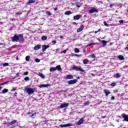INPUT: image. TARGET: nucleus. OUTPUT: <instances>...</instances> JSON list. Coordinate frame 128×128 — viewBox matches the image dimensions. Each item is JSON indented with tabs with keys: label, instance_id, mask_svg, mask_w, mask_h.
I'll list each match as a JSON object with an SVG mask.
<instances>
[{
	"label": "nucleus",
	"instance_id": "obj_1",
	"mask_svg": "<svg viewBox=\"0 0 128 128\" xmlns=\"http://www.w3.org/2000/svg\"><path fill=\"white\" fill-rule=\"evenodd\" d=\"M12 42H20V44H24V34H15L12 38Z\"/></svg>",
	"mask_w": 128,
	"mask_h": 128
},
{
	"label": "nucleus",
	"instance_id": "obj_2",
	"mask_svg": "<svg viewBox=\"0 0 128 128\" xmlns=\"http://www.w3.org/2000/svg\"><path fill=\"white\" fill-rule=\"evenodd\" d=\"M25 90L27 94H34V92H36V89L32 88H25Z\"/></svg>",
	"mask_w": 128,
	"mask_h": 128
},
{
	"label": "nucleus",
	"instance_id": "obj_3",
	"mask_svg": "<svg viewBox=\"0 0 128 128\" xmlns=\"http://www.w3.org/2000/svg\"><path fill=\"white\" fill-rule=\"evenodd\" d=\"M72 70H76V72H84V70H82L80 66L78 67L76 66H73L72 67Z\"/></svg>",
	"mask_w": 128,
	"mask_h": 128
},
{
	"label": "nucleus",
	"instance_id": "obj_4",
	"mask_svg": "<svg viewBox=\"0 0 128 128\" xmlns=\"http://www.w3.org/2000/svg\"><path fill=\"white\" fill-rule=\"evenodd\" d=\"M94 12H98V10L96 8H92L89 10L90 14H94Z\"/></svg>",
	"mask_w": 128,
	"mask_h": 128
},
{
	"label": "nucleus",
	"instance_id": "obj_5",
	"mask_svg": "<svg viewBox=\"0 0 128 128\" xmlns=\"http://www.w3.org/2000/svg\"><path fill=\"white\" fill-rule=\"evenodd\" d=\"M121 116L124 118L125 122H128V115L126 114H122Z\"/></svg>",
	"mask_w": 128,
	"mask_h": 128
},
{
	"label": "nucleus",
	"instance_id": "obj_6",
	"mask_svg": "<svg viewBox=\"0 0 128 128\" xmlns=\"http://www.w3.org/2000/svg\"><path fill=\"white\" fill-rule=\"evenodd\" d=\"M84 117H82L81 118L78 122H77V125L78 126H80V124H84Z\"/></svg>",
	"mask_w": 128,
	"mask_h": 128
},
{
	"label": "nucleus",
	"instance_id": "obj_7",
	"mask_svg": "<svg viewBox=\"0 0 128 128\" xmlns=\"http://www.w3.org/2000/svg\"><path fill=\"white\" fill-rule=\"evenodd\" d=\"M70 106V104L68 103H62L60 104V108H68Z\"/></svg>",
	"mask_w": 128,
	"mask_h": 128
},
{
	"label": "nucleus",
	"instance_id": "obj_8",
	"mask_svg": "<svg viewBox=\"0 0 128 128\" xmlns=\"http://www.w3.org/2000/svg\"><path fill=\"white\" fill-rule=\"evenodd\" d=\"M78 82V80L74 79L72 80H70L68 82V84H74Z\"/></svg>",
	"mask_w": 128,
	"mask_h": 128
},
{
	"label": "nucleus",
	"instance_id": "obj_9",
	"mask_svg": "<svg viewBox=\"0 0 128 128\" xmlns=\"http://www.w3.org/2000/svg\"><path fill=\"white\" fill-rule=\"evenodd\" d=\"M80 18H82V16L80 14H77L76 16H74L73 17L74 20H80Z\"/></svg>",
	"mask_w": 128,
	"mask_h": 128
},
{
	"label": "nucleus",
	"instance_id": "obj_10",
	"mask_svg": "<svg viewBox=\"0 0 128 128\" xmlns=\"http://www.w3.org/2000/svg\"><path fill=\"white\" fill-rule=\"evenodd\" d=\"M42 46V52H44L46 48H50V45H43Z\"/></svg>",
	"mask_w": 128,
	"mask_h": 128
},
{
	"label": "nucleus",
	"instance_id": "obj_11",
	"mask_svg": "<svg viewBox=\"0 0 128 128\" xmlns=\"http://www.w3.org/2000/svg\"><path fill=\"white\" fill-rule=\"evenodd\" d=\"M84 28V25H82L80 28L77 29V32H82Z\"/></svg>",
	"mask_w": 128,
	"mask_h": 128
},
{
	"label": "nucleus",
	"instance_id": "obj_12",
	"mask_svg": "<svg viewBox=\"0 0 128 128\" xmlns=\"http://www.w3.org/2000/svg\"><path fill=\"white\" fill-rule=\"evenodd\" d=\"M64 78H66L67 80H72V78H74V76L72 75L68 74L67 76L65 77Z\"/></svg>",
	"mask_w": 128,
	"mask_h": 128
},
{
	"label": "nucleus",
	"instance_id": "obj_13",
	"mask_svg": "<svg viewBox=\"0 0 128 128\" xmlns=\"http://www.w3.org/2000/svg\"><path fill=\"white\" fill-rule=\"evenodd\" d=\"M41 46H40V44H38L34 47V50H40V48Z\"/></svg>",
	"mask_w": 128,
	"mask_h": 128
},
{
	"label": "nucleus",
	"instance_id": "obj_14",
	"mask_svg": "<svg viewBox=\"0 0 128 128\" xmlns=\"http://www.w3.org/2000/svg\"><path fill=\"white\" fill-rule=\"evenodd\" d=\"M39 86L40 88H48V86H50V84H42L40 85Z\"/></svg>",
	"mask_w": 128,
	"mask_h": 128
},
{
	"label": "nucleus",
	"instance_id": "obj_15",
	"mask_svg": "<svg viewBox=\"0 0 128 128\" xmlns=\"http://www.w3.org/2000/svg\"><path fill=\"white\" fill-rule=\"evenodd\" d=\"M70 126V124H60V126L61 128H66V126Z\"/></svg>",
	"mask_w": 128,
	"mask_h": 128
},
{
	"label": "nucleus",
	"instance_id": "obj_16",
	"mask_svg": "<svg viewBox=\"0 0 128 128\" xmlns=\"http://www.w3.org/2000/svg\"><path fill=\"white\" fill-rule=\"evenodd\" d=\"M16 122H18V120H14L10 122L9 123V124H10V126H12V124H16Z\"/></svg>",
	"mask_w": 128,
	"mask_h": 128
},
{
	"label": "nucleus",
	"instance_id": "obj_17",
	"mask_svg": "<svg viewBox=\"0 0 128 128\" xmlns=\"http://www.w3.org/2000/svg\"><path fill=\"white\" fill-rule=\"evenodd\" d=\"M104 92L106 94V96H108V94H110V90H104Z\"/></svg>",
	"mask_w": 128,
	"mask_h": 128
},
{
	"label": "nucleus",
	"instance_id": "obj_18",
	"mask_svg": "<svg viewBox=\"0 0 128 128\" xmlns=\"http://www.w3.org/2000/svg\"><path fill=\"white\" fill-rule=\"evenodd\" d=\"M102 46H106V44H108V41H106L104 40H103L102 41Z\"/></svg>",
	"mask_w": 128,
	"mask_h": 128
},
{
	"label": "nucleus",
	"instance_id": "obj_19",
	"mask_svg": "<svg viewBox=\"0 0 128 128\" xmlns=\"http://www.w3.org/2000/svg\"><path fill=\"white\" fill-rule=\"evenodd\" d=\"M88 62H90V60L87 59L83 60V63L84 64H88Z\"/></svg>",
	"mask_w": 128,
	"mask_h": 128
},
{
	"label": "nucleus",
	"instance_id": "obj_20",
	"mask_svg": "<svg viewBox=\"0 0 128 128\" xmlns=\"http://www.w3.org/2000/svg\"><path fill=\"white\" fill-rule=\"evenodd\" d=\"M118 58H119V60H124V56L121 55L118 56Z\"/></svg>",
	"mask_w": 128,
	"mask_h": 128
},
{
	"label": "nucleus",
	"instance_id": "obj_21",
	"mask_svg": "<svg viewBox=\"0 0 128 128\" xmlns=\"http://www.w3.org/2000/svg\"><path fill=\"white\" fill-rule=\"evenodd\" d=\"M36 2V1L34 0H28V2H27V4H34Z\"/></svg>",
	"mask_w": 128,
	"mask_h": 128
},
{
	"label": "nucleus",
	"instance_id": "obj_22",
	"mask_svg": "<svg viewBox=\"0 0 128 128\" xmlns=\"http://www.w3.org/2000/svg\"><path fill=\"white\" fill-rule=\"evenodd\" d=\"M72 14V12L71 11H66V12H65V14H66V16H70V14Z\"/></svg>",
	"mask_w": 128,
	"mask_h": 128
},
{
	"label": "nucleus",
	"instance_id": "obj_23",
	"mask_svg": "<svg viewBox=\"0 0 128 128\" xmlns=\"http://www.w3.org/2000/svg\"><path fill=\"white\" fill-rule=\"evenodd\" d=\"M38 76H40V78H44V75L42 73L38 72Z\"/></svg>",
	"mask_w": 128,
	"mask_h": 128
},
{
	"label": "nucleus",
	"instance_id": "obj_24",
	"mask_svg": "<svg viewBox=\"0 0 128 128\" xmlns=\"http://www.w3.org/2000/svg\"><path fill=\"white\" fill-rule=\"evenodd\" d=\"M41 39L42 40H46L48 39V36H44L42 37Z\"/></svg>",
	"mask_w": 128,
	"mask_h": 128
},
{
	"label": "nucleus",
	"instance_id": "obj_25",
	"mask_svg": "<svg viewBox=\"0 0 128 128\" xmlns=\"http://www.w3.org/2000/svg\"><path fill=\"white\" fill-rule=\"evenodd\" d=\"M76 6H77V8H80V6H82V5L80 4V2H76Z\"/></svg>",
	"mask_w": 128,
	"mask_h": 128
},
{
	"label": "nucleus",
	"instance_id": "obj_26",
	"mask_svg": "<svg viewBox=\"0 0 128 128\" xmlns=\"http://www.w3.org/2000/svg\"><path fill=\"white\" fill-rule=\"evenodd\" d=\"M8 92V90L4 88L2 91V94H6V92Z\"/></svg>",
	"mask_w": 128,
	"mask_h": 128
},
{
	"label": "nucleus",
	"instance_id": "obj_27",
	"mask_svg": "<svg viewBox=\"0 0 128 128\" xmlns=\"http://www.w3.org/2000/svg\"><path fill=\"white\" fill-rule=\"evenodd\" d=\"M55 70H56V67L50 68V72H55Z\"/></svg>",
	"mask_w": 128,
	"mask_h": 128
},
{
	"label": "nucleus",
	"instance_id": "obj_28",
	"mask_svg": "<svg viewBox=\"0 0 128 128\" xmlns=\"http://www.w3.org/2000/svg\"><path fill=\"white\" fill-rule=\"evenodd\" d=\"M27 114H28L29 116H34V114H32L31 112H29L27 113Z\"/></svg>",
	"mask_w": 128,
	"mask_h": 128
},
{
	"label": "nucleus",
	"instance_id": "obj_29",
	"mask_svg": "<svg viewBox=\"0 0 128 128\" xmlns=\"http://www.w3.org/2000/svg\"><path fill=\"white\" fill-rule=\"evenodd\" d=\"M56 70H62V68L60 67V65L57 66L56 67Z\"/></svg>",
	"mask_w": 128,
	"mask_h": 128
},
{
	"label": "nucleus",
	"instance_id": "obj_30",
	"mask_svg": "<svg viewBox=\"0 0 128 128\" xmlns=\"http://www.w3.org/2000/svg\"><path fill=\"white\" fill-rule=\"evenodd\" d=\"M30 56H26V62H30Z\"/></svg>",
	"mask_w": 128,
	"mask_h": 128
},
{
	"label": "nucleus",
	"instance_id": "obj_31",
	"mask_svg": "<svg viewBox=\"0 0 128 128\" xmlns=\"http://www.w3.org/2000/svg\"><path fill=\"white\" fill-rule=\"evenodd\" d=\"M116 78H120V74L117 73L116 74Z\"/></svg>",
	"mask_w": 128,
	"mask_h": 128
},
{
	"label": "nucleus",
	"instance_id": "obj_32",
	"mask_svg": "<svg viewBox=\"0 0 128 128\" xmlns=\"http://www.w3.org/2000/svg\"><path fill=\"white\" fill-rule=\"evenodd\" d=\"M110 86H116V82H112Z\"/></svg>",
	"mask_w": 128,
	"mask_h": 128
},
{
	"label": "nucleus",
	"instance_id": "obj_33",
	"mask_svg": "<svg viewBox=\"0 0 128 128\" xmlns=\"http://www.w3.org/2000/svg\"><path fill=\"white\" fill-rule=\"evenodd\" d=\"M18 88V87H14L11 90V92H16Z\"/></svg>",
	"mask_w": 128,
	"mask_h": 128
},
{
	"label": "nucleus",
	"instance_id": "obj_34",
	"mask_svg": "<svg viewBox=\"0 0 128 128\" xmlns=\"http://www.w3.org/2000/svg\"><path fill=\"white\" fill-rule=\"evenodd\" d=\"M74 52H80V50L78 48H74Z\"/></svg>",
	"mask_w": 128,
	"mask_h": 128
},
{
	"label": "nucleus",
	"instance_id": "obj_35",
	"mask_svg": "<svg viewBox=\"0 0 128 128\" xmlns=\"http://www.w3.org/2000/svg\"><path fill=\"white\" fill-rule=\"evenodd\" d=\"M16 16H20V14H22V12H16Z\"/></svg>",
	"mask_w": 128,
	"mask_h": 128
},
{
	"label": "nucleus",
	"instance_id": "obj_36",
	"mask_svg": "<svg viewBox=\"0 0 128 128\" xmlns=\"http://www.w3.org/2000/svg\"><path fill=\"white\" fill-rule=\"evenodd\" d=\"M8 63L5 62L3 64V66H8Z\"/></svg>",
	"mask_w": 128,
	"mask_h": 128
},
{
	"label": "nucleus",
	"instance_id": "obj_37",
	"mask_svg": "<svg viewBox=\"0 0 128 128\" xmlns=\"http://www.w3.org/2000/svg\"><path fill=\"white\" fill-rule=\"evenodd\" d=\"M46 14H48V16H52V13L50 11H48L46 12Z\"/></svg>",
	"mask_w": 128,
	"mask_h": 128
},
{
	"label": "nucleus",
	"instance_id": "obj_38",
	"mask_svg": "<svg viewBox=\"0 0 128 128\" xmlns=\"http://www.w3.org/2000/svg\"><path fill=\"white\" fill-rule=\"evenodd\" d=\"M90 58H96V55L94 54H92L90 55Z\"/></svg>",
	"mask_w": 128,
	"mask_h": 128
},
{
	"label": "nucleus",
	"instance_id": "obj_39",
	"mask_svg": "<svg viewBox=\"0 0 128 128\" xmlns=\"http://www.w3.org/2000/svg\"><path fill=\"white\" fill-rule=\"evenodd\" d=\"M35 62H40V59H38V58H36V59L35 60Z\"/></svg>",
	"mask_w": 128,
	"mask_h": 128
},
{
	"label": "nucleus",
	"instance_id": "obj_40",
	"mask_svg": "<svg viewBox=\"0 0 128 128\" xmlns=\"http://www.w3.org/2000/svg\"><path fill=\"white\" fill-rule=\"evenodd\" d=\"M88 104H90V102H86L84 103V106H88Z\"/></svg>",
	"mask_w": 128,
	"mask_h": 128
},
{
	"label": "nucleus",
	"instance_id": "obj_41",
	"mask_svg": "<svg viewBox=\"0 0 128 128\" xmlns=\"http://www.w3.org/2000/svg\"><path fill=\"white\" fill-rule=\"evenodd\" d=\"M104 26H109L108 24L106 21H104Z\"/></svg>",
	"mask_w": 128,
	"mask_h": 128
},
{
	"label": "nucleus",
	"instance_id": "obj_42",
	"mask_svg": "<svg viewBox=\"0 0 128 128\" xmlns=\"http://www.w3.org/2000/svg\"><path fill=\"white\" fill-rule=\"evenodd\" d=\"M115 6L114 4H110V8H112V6Z\"/></svg>",
	"mask_w": 128,
	"mask_h": 128
},
{
	"label": "nucleus",
	"instance_id": "obj_43",
	"mask_svg": "<svg viewBox=\"0 0 128 128\" xmlns=\"http://www.w3.org/2000/svg\"><path fill=\"white\" fill-rule=\"evenodd\" d=\"M24 80H30V78L29 77H26L24 78Z\"/></svg>",
	"mask_w": 128,
	"mask_h": 128
},
{
	"label": "nucleus",
	"instance_id": "obj_44",
	"mask_svg": "<svg viewBox=\"0 0 128 128\" xmlns=\"http://www.w3.org/2000/svg\"><path fill=\"white\" fill-rule=\"evenodd\" d=\"M8 84V82H2L0 84V86H4V84Z\"/></svg>",
	"mask_w": 128,
	"mask_h": 128
},
{
	"label": "nucleus",
	"instance_id": "obj_45",
	"mask_svg": "<svg viewBox=\"0 0 128 128\" xmlns=\"http://www.w3.org/2000/svg\"><path fill=\"white\" fill-rule=\"evenodd\" d=\"M24 76H28V72H26L24 73Z\"/></svg>",
	"mask_w": 128,
	"mask_h": 128
},
{
	"label": "nucleus",
	"instance_id": "obj_46",
	"mask_svg": "<svg viewBox=\"0 0 128 128\" xmlns=\"http://www.w3.org/2000/svg\"><path fill=\"white\" fill-rule=\"evenodd\" d=\"M99 32H100V29H98L97 31H95L94 34H98Z\"/></svg>",
	"mask_w": 128,
	"mask_h": 128
},
{
	"label": "nucleus",
	"instance_id": "obj_47",
	"mask_svg": "<svg viewBox=\"0 0 128 128\" xmlns=\"http://www.w3.org/2000/svg\"><path fill=\"white\" fill-rule=\"evenodd\" d=\"M62 54H66V50H62Z\"/></svg>",
	"mask_w": 128,
	"mask_h": 128
},
{
	"label": "nucleus",
	"instance_id": "obj_48",
	"mask_svg": "<svg viewBox=\"0 0 128 128\" xmlns=\"http://www.w3.org/2000/svg\"><path fill=\"white\" fill-rule=\"evenodd\" d=\"M52 44H56V40H54V41H52Z\"/></svg>",
	"mask_w": 128,
	"mask_h": 128
},
{
	"label": "nucleus",
	"instance_id": "obj_49",
	"mask_svg": "<svg viewBox=\"0 0 128 128\" xmlns=\"http://www.w3.org/2000/svg\"><path fill=\"white\" fill-rule=\"evenodd\" d=\"M120 24H124V20H120L119 21Z\"/></svg>",
	"mask_w": 128,
	"mask_h": 128
},
{
	"label": "nucleus",
	"instance_id": "obj_50",
	"mask_svg": "<svg viewBox=\"0 0 128 128\" xmlns=\"http://www.w3.org/2000/svg\"><path fill=\"white\" fill-rule=\"evenodd\" d=\"M94 44H90L88 46H94Z\"/></svg>",
	"mask_w": 128,
	"mask_h": 128
},
{
	"label": "nucleus",
	"instance_id": "obj_51",
	"mask_svg": "<svg viewBox=\"0 0 128 128\" xmlns=\"http://www.w3.org/2000/svg\"><path fill=\"white\" fill-rule=\"evenodd\" d=\"M16 94H18V92H15L14 94V96H16Z\"/></svg>",
	"mask_w": 128,
	"mask_h": 128
},
{
	"label": "nucleus",
	"instance_id": "obj_52",
	"mask_svg": "<svg viewBox=\"0 0 128 128\" xmlns=\"http://www.w3.org/2000/svg\"><path fill=\"white\" fill-rule=\"evenodd\" d=\"M10 20H12V22H14V20H16V19L10 18Z\"/></svg>",
	"mask_w": 128,
	"mask_h": 128
},
{
	"label": "nucleus",
	"instance_id": "obj_53",
	"mask_svg": "<svg viewBox=\"0 0 128 128\" xmlns=\"http://www.w3.org/2000/svg\"><path fill=\"white\" fill-rule=\"evenodd\" d=\"M54 10L55 12H56V10H58V8H54Z\"/></svg>",
	"mask_w": 128,
	"mask_h": 128
},
{
	"label": "nucleus",
	"instance_id": "obj_54",
	"mask_svg": "<svg viewBox=\"0 0 128 128\" xmlns=\"http://www.w3.org/2000/svg\"><path fill=\"white\" fill-rule=\"evenodd\" d=\"M112 100H114V96H112L111 98Z\"/></svg>",
	"mask_w": 128,
	"mask_h": 128
},
{
	"label": "nucleus",
	"instance_id": "obj_55",
	"mask_svg": "<svg viewBox=\"0 0 128 128\" xmlns=\"http://www.w3.org/2000/svg\"><path fill=\"white\" fill-rule=\"evenodd\" d=\"M60 38H64V37L62 36H60Z\"/></svg>",
	"mask_w": 128,
	"mask_h": 128
},
{
	"label": "nucleus",
	"instance_id": "obj_56",
	"mask_svg": "<svg viewBox=\"0 0 128 128\" xmlns=\"http://www.w3.org/2000/svg\"><path fill=\"white\" fill-rule=\"evenodd\" d=\"M125 50H128V47H126V48H125Z\"/></svg>",
	"mask_w": 128,
	"mask_h": 128
},
{
	"label": "nucleus",
	"instance_id": "obj_57",
	"mask_svg": "<svg viewBox=\"0 0 128 128\" xmlns=\"http://www.w3.org/2000/svg\"><path fill=\"white\" fill-rule=\"evenodd\" d=\"M0 24H4V22H0Z\"/></svg>",
	"mask_w": 128,
	"mask_h": 128
},
{
	"label": "nucleus",
	"instance_id": "obj_58",
	"mask_svg": "<svg viewBox=\"0 0 128 128\" xmlns=\"http://www.w3.org/2000/svg\"><path fill=\"white\" fill-rule=\"evenodd\" d=\"M110 46H112V43L110 42Z\"/></svg>",
	"mask_w": 128,
	"mask_h": 128
},
{
	"label": "nucleus",
	"instance_id": "obj_59",
	"mask_svg": "<svg viewBox=\"0 0 128 128\" xmlns=\"http://www.w3.org/2000/svg\"><path fill=\"white\" fill-rule=\"evenodd\" d=\"M0 90H2V87L1 86H0Z\"/></svg>",
	"mask_w": 128,
	"mask_h": 128
},
{
	"label": "nucleus",
	"instance_id": "obj_60",
	"mask_svg": "<svg viewBox=\"0 0 128 128\" xmlns=\"http://www.w3.org/2000/svg\"><path fill=\"white\" fill-rule=\"evenodd\" d=\"M0 32H2V30H0Z\"/></svg>",
	"mask_w": 128,
	"mask_h": 128
},
{
	"label": "nucleus",
	"instance_id": "obj_61",
	"mask_svg": "<svg viewBox=\"0 0 128 128\" xmlns=\"http://www.w3.org/2000/svg\"><path fill=\"white\" fill-rule=\"evenodd\" d=\"M76 56H78V55H76Z\"/></svg>",
	"mask_w": 128,
	"mask_h": 128
}]
</instances>
